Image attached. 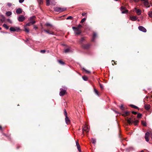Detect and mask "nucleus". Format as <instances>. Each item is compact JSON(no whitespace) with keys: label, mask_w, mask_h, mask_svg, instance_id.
Listing matches in <instances>:
<instances>
[{"label":"nucleus","mask_w":152,"mask_h":152,"mask_svg":"<svg viewBox=\"0 0 152 152\" xmlns=\"http://www.w3.org/2000/svg\"><path fill=\"white\" fill-rule=\"evenodd\" d=\"M72 17L71 16H69L67 18V20L72 19Z\"/></svg>","instance_id":"obj_41"},{"label":"nucleus","mask_w":152,"mask_h":152,"mask_svg":"<svg viewBox=\"0 0 152 152\" xmlns=\"http://www.w3.org/2000/svg\"><path fill=\"white\" fill-rule=\"evenodd\" d=\"M86 13H85V12H83V13L82 14V16H86V17H87V16L86 15Z\"/></svg>","instance_id":"obj_44"},{"label":"nucleus","mask_w":152,"mask_h":152,"mask_svg":"<svg viewBox=\"0 0 152 152\" xmlns=\"http://www.w3.org/2000/svg\"><path fill=\"white\" fill-rule=\"evenodd\" d=\"M12 12L10 11H8L6 13V15L7 16H9L12 15Z\"/></svg>","instance_id":"obj_25"},{"label":"nucleus","mask_w":152,"mask_h":152,"mask_svg":"<svg viewBox=\"0 0 152 152\" xmlns=\"http://www.w3.org/2000/svg\"><path fill=\"white\" fill-rule=\"evenodd\" d=\"M23 11L22 9L20 8H18L16 9V12L17 14H20L22 13Z\"/></svg>","instance_id":"obj_16"},{"label":"nucleus","mask_w":152,"mask_h":152,"mask_svg":"<svg viewBox=\"0 0 152 152\" xmlns=\"http://www.w3.org/2000/svg\"><path fill=\"white\" fill-rule=\"evenodd\" d=\"M128 115L127 114H126V115Z\"/></svg>","instance_id":"obj_60"},{"label":"nucleus","mask_w":152,"mask_h":152,"mask_svg":"<svg viewBox=\"0 0 152 152\" xmlns=\"http://www.w3.org/2000/svg\"><path fill=\"white\" fill-rule=\"evenodd\" d=\"M115 0V1H118V0Z\"/></svg>","instance_id":"obj_58"},{"label":"nucleus","mask_w":152,"mask_h":152,"mask_svg":"<svg viewBox=\"0 0 152 152\" xmlns=\"http://www.w3.org/2000/svg\"><path fill=\"white\" fill-rule=\"evenodd\" d=\"M58 63L61 65H63L65 63L63 61H62L61 60H59L58 61Z\"/></svg>","instance_id":"obj_28"},{"label":"nucleus","mask_w":152,"mask_h":152,"mask_svg":"<svg viewBox=\"0 0 152 152\" xmlns=\"http://www.w3.org/2000/svg\"><path fill=\"white\" fill-rule=\"evenodd\" d=\"M113 61L114 62V63L116 65L117 64L116 62H115L114 60H112V62H113Z\"/></svg>","instance_id":"obj_51"},{"label":"nucleus","mask_w":152,"mask_h":152,"mask_svg":"<svg viewBox=\"0 0 152 152\" xmlns=\"http://www.w3.org/2000/svg\"><path fill=\"white\" fill-rule=\"evenodd\" d=\"M64 114H67L66 110L65 109L64 110Z\"/></svg>","instance_id":"obj_46"},{"label":"nucleus","mask_w":152,"mask_h":152,"mask_svg":"<svg viewBox=\"0 0 152 152\" xmlns=\"http://www.w3.org/2000/svg\"><path fill=\"white\" fill-rule=\"evenodd\" d=\"M91 46L90 44H82L81 45L82 47L85 49H88Z\"/></svg>","instance_id":"obj_6"},{"label":"nucleus","mask_w":152,"mask_h":152,"mask_svg":"<svg viewBox=\"0 0 152 152\" xmlns=\"http://www.w3.org/2000/svg\"><path fill=\"white\" fill-rule=\"evenodd\" d=\"M34 28H35V29H37V27H36V26H34Z\"/></svg>","instance_id":"obj_52"},{"label":"nucleus","mask_w":152,"mask_h":152,"mask_svg":"<svg viewBox=\"0 0 152 152\" xmlns=\"http://www.w3.org/2000/svg\"><path fill=\"white\" fill-rule=\"evenodd\" d=\"M82 78L85 81H87L88 79V77L86 76H83L82 77Z\"/></svg>","instance_id":"obj_29"},{"label":"nucleus","mask_w":152,"mask_h":152,"mask_svg":"<svg viewBox=\"0 0 152 152\" xmlns=\"http://www.w3.org/2000/svg\"><path fill=\"white\" fill-rule=\"evenodd\" d=\"M149 136V133L148 132H147L145 134V138L146 141L147 142H148L149 139L148 137Z\"/></svg>","instance_id":"obj_14"},{"label":"nucleus","mask_w":152,"mask_h":152,"mask_svg":"<svg viewBox=\"0 0 152 152\" xmlns=\"http://www.w3.org/2000/svg\"><path fill=\"white\" fill-rule=\"evenodd\" d=\"M142 115H137V117L139 118H140L142 116Z\"/></svg>","instance_id":"obj_47"},{"label":"nucleus","mask_w":152,"mask_h":152,"mask_svg":"<svg viewBox=\"0 0 152 152\" xmlns=\"http://www.w3.org/2000/svg\"><path fill=\"white\" fill-rule=\"evenodd\" d=\"M112 65H114V64H113V63H112Z\"/></svg>","instance_id":"obj_59"},{"label":"nucleus","mask_w":152,"mask_h":152,"mask_svg":"<svg viewBox=\"0 0 152 152\" xmlns=\"http://www.w3.org/2000/svg\"><path fill=\"white\" fill-rule=\"evenodd\" d=\"M126 8L123 6H121V10L122 11L123 10H125Z\"/></svg>","instance_id":"obj_36"},{"label":"nucleus","mask_w":152,"mask_h":152,"mask_svg":"<svg viewBox=\"0 0 152 152\" xmlns=\"http://www.w3.org/2000/svg\"><path fill=\"white\" fill-rule=\"evenodd\" d=\"M24 0H19V2L20 3H22L24 1Z\"/></svg>","instance_id":"obj_48"},{"label":"nucleus","mask_w":152,"mask_h":152,"mask_svg":"<svg viewBox=\"0 0 152 152\" xmlns=\"http://www.w3.org/2000/svg\"><path fill=\"white\" fill-rule=\"evenodd\" d=\"M66 10L65 8H61L56 7L54 8V10L57 12H62Z\"/></svg>","instance_id":"obj_5"},{"label":"nucleus","mask_w":152,"mask_h":152,"mask_svg":"<svg viewBox=\"0 0 152 152\" xmlns=\"http://www.w3.org/2000/svg\"><path fill=\"white\" fill-rule=\"evenodd\" d=\"M45 28H44L43 27H42V30L46 33H47L49 34L54 35V33L50 31V28L53 27V26L52 24H50L48 23H46L44 25Z\"/></svg>","instance_id":"obj_1"},{"label":"nucleus","mask_w":152,"mask_h":152,"mask_svg":"<svg viewBox=\"0 0 152 152\" xmlns=\"http://www.w3.org/2000/svg\"><path fill=\"white\" fill-rule=\"evenodd\" d=\"M134 10L136 11V12L138 15H140L141 13V10L139 9H137L136 8H134Z\"/></svg>","instance_id":"obj_13"},{"label":"nucleus","mask_w":152,"mask_h":152,"mask_svg":"<svg viewBox=\"0 0 152 152\" xmlns=\"http://www.w3.org/2000/svg\"><path fill=\"white\" fill-rule=\"evenodd\" d=\"M137 18L136 16H132L130 17V19L131 20L134 21L137 20Z\"/></svg>","instance_id":"obj_18"},{"label":"nucleus","mask_w":152,"mask_h":152,"mask_svg":"<svg viewBox=\"0 0 152 152\" xmlns=\"http://www.w3.org/2000/svg\"><path fill=\"white\" fill-rule=\"evenodd\" d=\"M97 34L95 33L94 32L93 33V34L92 36V38L91 39V41L92 42H94L95 41V39L96 37Z\"/></svg>","instance_id":"obj_17"},{"label":"nucleus","mask_w":152,"mask_h":152,"mask_svg":"<svg viewBox=\"0 0 152 152\" xmlns=\"http://www.w3.org/2000/svg\"><path fill=\"white\" fill-rule=\"evenodd\" d=\"M24 31L25 32H27V33H28L29 32V30L28 29H27L25 27V30H24Z\"/></svg>","instance_id":"obj_40"},{"label":"nucleus","mask_w":152,"mask_h":152,"mask_svg":"<svg viewBox=\"0 0 152 152\" xmlns=\"http://www.w3.org/2000/svg\"><path fill=\"white\" fill-rule=\"evenodd\" d=\"M3 26L5 28H6V29H9V26H8L6 24H4L3 25Z\"/></svg>","instance_id":"obj_30"},{"label":"nucleus","mask_w":152,"mask_h":152,"mask_svg":"<svg viewBox=\"0 0 152 152\" xmlns=\"http://www.w3.org/2000/svg\"><path fill=\"white\" fill-rule=\"evenodd\" d=\"M145 107L146 110H148L150 108V105L149 104L145 105Z\"/></svg>","instance_id":"obj_24"},{"label":"nucleus","mask_w":152,"mask_h":152,"mask_svg":"<svg viewBox=\"0 0 152 152\" xmlns=\"http://www.w3.org/2000/svg\"><path fill=\"white\" fill-rule=\"evenodd\" d=\"M130 106L131 107L133 108L136 109H138V107H137V106H136L135 105H133V104H130Z\"/></svg>","instance_id":"obj_22"},{"label":"nucleus","mask_w":152,"mask_h":152,"mask_svg":"<svg viewBox=\"0 0 152 152\" xmlns=\"http://www.w3.org/2000/svg\"><path fill=\"white\" fill-rule=\"evenodd\" d=\"M118 106L120 110L125 113L124 114H129L130 113L129 111L126 110L127 107L126 105L122 104L121 105Z\"/></svg>","instance_id":"obj_3"},{"label":"nucleus","mask_w":152,"mask_h":152,"mask_svg":"<svg viewBox=\"0 0 152 152\" xmlns=\"http://www.w3.org/2000/svg\"><path fill=\"white\" fill-rule=\"evenodd\" d=\"M129 149H132V148L131 147V148H129Z\"/></svg>","instance_id":"obj_54"},{"label":"nucleus","mask_w":152,"mask_h":152,"mask_svg":"<svg viewBox=\"0 0 152 152\" xmlns=\"http://www.w3.org/2000/svg\"><path fill=\"white\" fill-rule=\"evenodd\" d=\"M100 87L102 89H103L104 88L103 86L101 84H100Z\"/></svg>","instance_id":"obj_42"},{"label":"nucleus","mask_w":152,"mask_h":152,"mask_svg":"<svg viewBox=\"0 0 152 152\" xmlns=\"http://www.w3.org/2000/svg\"><path fill=\"white\" fill-rule=\"evenodd\" d=\"M126 120L127 123L130 125L134 124L135 125H136L138 123V121L136 119L134 118L133 117L131 118L127 117L126 118Z\"/></svg>","instance_id":"obj_2"},{"label":"nucleus","mask_w":152,"mask_h":152,"mask_svg":"<svg viewBox=\"0 0 152 152\" xmlns=\"http://www.w3.org/2000/svg\"><path fill=\"white\" fill-rule=\"evenodd\" d=\"M128 10H125L124 11H122V13L123 14L126 13L128 12Z\"/></svg>","instance_id":"obj_32"},{"label":"nucleus","mask_w":152,"mask_h":152,"mask_svg":"<svg viewBox=\"0 0 152 152\" xmlns=\"http://www.w3.org/2000/svg\"><path fill=\"white\" fill-rule=\"evenodd\" d=\"M46 0V5L47 6H49L50 5L49 0Z\"/></svg>","instance_id":"obj_37"},{"label":"nucleus","mask_w":152,"mask_h":152,"mask_svg":"<svg viewBox=\"0 0 152 152\" xmlns=\"http://www.w3.org/2000/svg\"><path fill=\"white\" fill-rule=\"evenodd\" d=\"M20 28H19L17 27H15V28H14L13 27H11L10 28V30L11 31H18L20 30Z\"/></svg>","instance_id":"obj_8"},{"label":"nucleus","mask_w":152,"mask_h":152,"mask_svg":"<svg viewBox=\"0 0 152 152\" xmlns=\"http://www.w3.org/2000/svg\"><path fill=\"white\" fill-rule=\"evenodd\" d=\"M82 27V26L79 24L77 27H73L72 28L74 31L75 34L77 35L80 34L81 33V31L80 29Z\"/></svg>","instance_id":"obj_4"},{"label":"nucleus","mask_w":152,"mask_h":152,"mask_svg":"<svg viewBox=\"0 0 152 152\" xmlns=\"http://www.w3.org/2000/svg\"><path fill=\"white\" fill-rule=\"evenodd\" d=\"M72 50L70 48H67L64 50V52L66 53L71 52Z\"/></svg>","instance_id":"obj_19"},{"label":"nucleus","mask_w":152,"mask_h":152,"mask_svg":"<svg viewBox=\"0 0 152 152\" xmlns=\"http://www.w3.org/2000/svg\"><path fill=\"white\" fill-rule=\"evenodd\" d=\"M94 91L95 94L98 96H99V92L95 88H94Z\"/></svg>","instance_id":"obj_21"},{"label":"nucleus","mask_w":152,"mask_h":152,"mask_svg":"<svg viewBox=\"0 0 152 152\" xmlns=\"http://www.w3.org/2000/svg\"><path fill=\"white\" fill-rule=\"evenodd\" d=\"M139 29L141 31L144 32H146L147 31L146 29L143 27L141 26H140L138 27Z\"/></svg>","instance_id":"obj_10"},{"label":"nucleus","mask_w":152,"mask_h":152,"mask_svg":"<svg viewBox=\"0 0 152 152\" xmlns=\"http://www.w3.org/2000/svg\"><path fill=\"white\" fill-rule=\"evenodd\" d=\"M86 18H84L82 19L81 20L80 23H83L86 20Z\"/></svg>","instance_id":"obj_33"},{"label":"nucleus","mask_w":152,"mask_h":152,"mask_svg":"<svg viewBox=\"0 0 152 152\" xmlns=\"http://www.w3.org/2000/svg\"><path fill=\"white\" fill-rule=\"evenodd\" d=\"M115 113H118V112H115Z\"/></svg>","instance_id":"obj_56"},{"label":"nucleus","mask_w":152,"mask_h":152,"mask_svg":"<svg viewBox=\"0 0 152 152\" xmlns=\"http://www.w3.org/2000/svg\"><path fill=\"white\" fill-rule=\"evenodd\" d=\"M85 37H82L80 40V43H82L84 42L85 40Z\"/></svg>","instance_id":"obj_23"},{"label":"nucleus","mask_w":152,"mask_h":152,"mask_svg":"<svg viewBox=\"0 0 152 152\" xmlns=\"http://www.w3.org/2000/svg\"><path fill=\"white\" fill-rule=\"evenodd\" d=\"M140 21V20H138V21Z\"/></svg>","instance_id":"obj_57"},{"label":"nucleus","mask_w":152,"mask_h":152,"mask_svg":"<svg viewBox=\"0 0 152 152\" xmlns=\"http://www.w3.org/2000/svg\"><path fill=\"white\" fill-rule=\"evenodd\" d=\"M7 5L9 7H10L12 6V4L10 3H8L7 4Z\"/></svg>","instance_id":"obj_45"},{"label":"nucleus","mask_w":152,"mask_h":152,"mask_svg":"<svg viewBox=\"0 0 152 152\" xmlns=\"http://www.w3.org/2000/svg\"><path fill=\"white\" fill-rule=\"evenodd\" d=\"M0 130H2V128L1 126H0Z\"/></svg>","instance_id":"obj_53"},{"label":"nucleus","mask_w":152,"mask_h":152,"mask_svg":"<svg viewBox=\"0 0 152 152\" xmlns=\"http://www.w3.org/2000/svg\"><path fill=\"white\" fill-rule=\"evenodd\" d=\"M66 93V91L64 90L61 89V90L60 92L59 95L60 96H64Z\"/></svg>","instance_id":"obj_11"},{"label":"nucleus","mask_w":152,"mask_h":152,"mask_svg":"<svg viewBox=\"0 0 152 152\" xmlns=\"http://www.w3.org/2000/svg\"><path fill=\"white\" fill-rule=\"evenodd\" d=\"M66 115V118H65L66 123L67 124H68L70 123V120L69 118L67 117V115Z\"/></svg>","instance_id":"obj_15"},{"label":"nucleus","mask_w":152,"mask_h":152,"mask_svg":"<svg viewBox=\"0 0 152 152\" xmlns=\"http://www.w3.org/2000/svg\"><path fill=\"white\" fill-rule=\"evenodd\" d=\"M33 24H32V23H31V22H29L27 23L26 24V26H31V25H33Z\"/></svg>","instance_id":"obj_34"},{"label":"nucleus","mask_w":152,"mask_h":152,"mask_svg":"<svg viewBox=\"0 0 152 152\" xmlns=\"http://www.w3.org/2000/svg\"><path fill=\"white\" fill-rule=\"evenodd\" d=\"M91 141L92 142L93 144H95L96 142V140L95 139L92 138L91 139Z\"/></svg>","instance_id":"obj_26"},{"label":"nucleus","mask_w":152,"mask_h":152,"mask_svg":"<svg viewBox=\"0 0 152 152\" xmlns=\"http://www.w3.org/2000/svg\"><path fill=\"white\" fill-rule=\"evenodd\" d=\"M25 19V18L23 15H21L18 17V21L20 22L23 21Z\"/></svg>","instance_id":"obj_12"},{"label":"nucleus","mask_w":152,"mask_h":152,"mask_svg":"<svg viewBox=\"0 0 152 152\" xmlns=\"http://www.w3.org/2000/svg\"><path fill=\"white\" fill-rule=\"evenodd\" d=\"M142 124L143 126H146V123L144 121H142Z\"/></svg>","instance_id":"obj_35"},{"label":"nucleus","mask_w":152,"mask_h":152,"mask_svg":"<svg viewBox=\"0 0 152 152\" xmlns=\"http://www.w3.org/2000/svg\"><path fill=\"white\" fill-rule=\"evenodd\" d=\"M36 17L34 16H32L30 17V22L32 23V24H34L35 23V19Z\"/></svg>","instance_id":"obj_9"},{"label":"nucleus","mask_w":152,"mask_h":152,"mask_svg":"<svg viewBox=\"0 0 152 152\" xmlns=\"http://www.w3.org/2000/svg\"><path fill=\"white\" fill-rule=\"evenodd\" d=\"M39 4H42L43 3V0H37Z\"/></svg>","instance_id":"obj_31"},{"label":"nucleus","mask_w":152,"mask_h":152,"mask_svg":"<svg viewBox=\"0 0 152 152\" xmlns=\"http://www.w3.org/2000/svg\"><path fill=\"white\" fill-rule=\"evenodd\" d=\"M89 130V128H88L87 125L86 124L85 125L83 129V132H85L86 133L88 132Z\"/></svg>","instance_id":"obj_7"},{"label":"nucleus","mask_w":152,"mask_h":152,"mask_svg":"<svg viewBox=\"0 0 152 152\" xmlns=\"http://www.w3.org/2000/svg\"><path fill=\"white\" fill-rule=\"evenodd\" d=\"M76 145H77V148L78 149V150L80 152L81 151V149L80 148V146L79 145L78 142H76Z\"/></svg>","instance_id":"obj_20"},{"label":"nucleus","mask_w":152,"mask_h":152,"mask_svg":"<svg viewBox=\"0 0 152 152\" xmlns=\"http://www.w3.org/2000/svg\"><path fill=\"white\" fill-rule=\"evenodd\" d=\"M2 18H3V20H2V19H1V21H4L5 19V17L4 16H2Z\"/></svg>","instance_id":"obj_50"},{"label":"nucleus","mask_w":152,"mask_h":152,"mask_svg":"<svg viewBox=\"0 0 152 152\" xmlns=\"http://www.w3.org/2000/svg\"><path fill=\"white\" fill-rule=\"evenodd\" d=\"M45 51H46L45 50H40V52L41 53H44L45 52Z\"/></svg>","instance_id":"obj_43"},{"label":"nucleus","mask_w":152,"mask_h":152,"mask_svg":"<svg viewBox=\"0 0 152 152\" xmlns=\"http://www.w3.org/2000/svg\"><path fill=\"white\" fill-rule=\"evenodd\" d=\"M1 28L0 27V30H1Z\"/></svg>","instance_id":"obj_55"},{"label":"nucleus","mask_w":152,"mask_h":152,"mask_svg":"<svg viewBox=\"0 0 152 152\" xmlns=\"http://www.w3.org/2000/svg\"><path fill=\"white\" fill-rule=\"evenodd\" d=\"M83 69L84 71H85L87 73H90V71H88L87 70H86L84 68H83Z\"/></svg>","instance_id":"obj_38"},{"label":"nucleus","mask_w":152,"mask_h":152,"mask_svg":"<svg viewBox=\"0 0 152 152\" xmlns=\"http://www.w3.org/2000/svg\"><path fill=\"white\" fill-rule=\"evenodd\" d=\"M7 21L10 22V23H12V21H11V20H10V19H8L7 20Z\"/></svg>","instance_id":"obj_49"},{"label":"nucleus","mask_w":152,"mask_h":152,"mask_svg":"<svg viewBox=\"0 0 152 152\" xmlns=\"http://www.w3.org/2000/svg\"><path fill=\"white\" fill-rule=\"evenodd\" d=\"M132 114H141L140 113H137V112H134V111H132Z\"/></svg>","instance_id":"obj_39"},{"label":"nucleus","mask_w":152,"mask_h":152,"mask_svg":"<svg viewBox=\"0 0 152 152\" xmlns=\"http://www.w3.org/2000/svg\"><path fill=\"white\" fill-rule=\"evenodd\" d=\"M148 15L149 17L152 18V11H149L148 12Z\"/></svg>","instance_id":"obj_27"}]
</instances>
